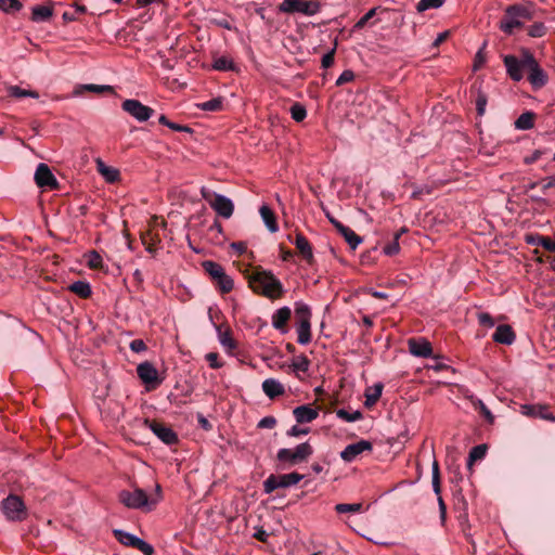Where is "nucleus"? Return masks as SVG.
I'll return each instance as SVG.
<instances>
[{"mask_svg": "<svg viewBox=\"0 0 555 555\" xmlns=\"http://www.w3.org/2000/svg\"><path fill=\"white\" fill-rule=\"evenodd\" d=\"M486 453H487V446L486 444L475 446L469 451L467 465L472 466L474 464V462L483 459Z\"/></svg>", "mask_w": 555, "mask_h": 555, "instance_id": "37", "label": "nucleus"}, {"mask_svg": "<svg viewBox=\"0 0 555 555\" xmlns=\"http://www.w3.org/2000/svg\"><path fill=\"white\" fill-rule=\"evenodd\" d=\"M404 232H405V229H404V228H402V229L400 230V232H398V233H396V234H395L393 241H392V242H390V243H388V244L383 248V250H384V254H385V255H387V256H393V255H396V254H398V253H399V250H400V246H399V242H398V241H399L400 235H401L402 233H404Z\"/></svg>", "mask_w": 555, "mask_h": 555, "instance_id": "40", "label": "nucleus"}, {"mask_svg": "<svg viewBox=\"0 0 555 555\" xmlns=\"http://www.w3.org/2000/svg\"><path fill=\"white\" fill-rule=\"evenodd\" d=\"M223 101L221 98H215L209 101L197 104V107L206 112H219L222 109Z\"/></svg>", "mask_w": 555, "mask_h": 555, "instance_id": "38", "label": "nucleus"}, {"mask_svg": "<svg viewBox=\"0 0 555 555\" xmlns=\"http://www.w3.org/2000/svg\"><path fill=\"white\" fill-rule=\"evenodd\" d=\"M555 186V175L550 176L543 180L542 191L545 192L547 189Z\"/></svg>", "mask_w": 555, "mask_h": 555, "instance_id": "64", "label": "nucleus"}, {"mask_svg": "<svg viewBox=\"0 0 555 555\" xmlns=\"http://www.w3.org/2000/svg\"><path fill=\"white\" fill-rule=\"evenodd\" d=\"M289 113L292 118L297 122L302 121L307 116V109L300 103H294L289 108Z\"/></svg>", "mask_w": 555, "mask_h": 555, "instance_id": "41", "label": "nucleus"}, {"mask_svg": "<svg viewBox=\"0 0 555 555\" xmlns=\"http://www.w3.org/2000/svg\"><path fill=\"white\" fill-rule=\"evenodd\" d=\"M313 450L308 442L298 444L295 449L283 448L278 451L276 459L282 463L296 465L305 462Z\"/></svg>", "mask_w": 555, "mask_h": 555, "instance_id": "7", "label": "nucleus"}, {"mask_svg": "<svg viewBox=\"0 0 555 555\" xmlns=\"http://www.w3.org/2000/svg\"><path fill=\"white\" fill-rule=\"evenodd\" d=\"M96 169L108 183H114L119 179V171L114 167L106 166L101 159L96 160Z\"/></svg>", "mask_w": 555, "mask_h": 555, "instance_id": "27", "label": "nucleus"}, {"mask_svg": "<svg viewBox=\"0 0 555 555\" xmlns=\"http://www.w3.org/2000/svg\"><path fill=\"white\" fill-rule=\"evenodd\" d=\"M410 352L420 358H429L433 353L430 343L425 338H410L408 340Z\"/></svg>", "mask_w": 555, "mask_h": 555, "instance_id": "18", "label": "nucleus"}, {"mask_svg": "<svg viewBox=\"0 0 555 555\" xmlns=\"http://www.w3.org/2000/svg\"><path fill=\"white\" fill-rule=\"evenodd\" d=\"M354 79V73L351 69L344 70L336 80V86L340 87Z\"/></svg>", "mask_w": 555, "mask_h": 555, "instance_id": "51", "label": "nucleus"}, {"mask_svg": "<svg viewBox=\"0 0 555 555\" xmlns=\"http://www.w3.org/2000/svg\"><path fill=\"white\" fill-rule=\"evenodd\" d=\"M361 508H362V504H360V503H352V504L339 503L335 506V511L339 514L357 513V512H360Z\"/></svg>", "mask_w": 555, "mask_h": 555, "instance_id": "46", "label": "nucleus"}, {"mask_svg": "<svg viewBox=\"0 0 555 555\" xmlns=\"http://www.w3.org/2000/svg\"><path fill=\"white\" fill-rule=\"evenodd\" d=\"M7 92H8L9 96H12L15 99H22V98L39 99V93L37 91L30 90V89H23L18 86L7 87Z\"/></svg>", "mask_w": 555, "mask_h": 555, "instance_id": "30", "label": "nucleus"}, {"mask_svg": "<svg viewBox=\"0 0 555 555\" xmlns=\"http://www.w3.org/2000/svg\"><path fill=\"white\" fill-rule=\"evenodd\" d=\"M1 509L5 518L10 521H22L27 516L23 500L14 494H10L1 502Z\"/></svg>", "mask_w": 555, "mask_h": 555, "instance_id": "8", "label": "nucleus"}, {"mask_svg": "<svg viewBox=\"0 0 555 555\" xmlns=\"http://www.w3.org/2000/svg\"><path fill=\"white\" fill-rule=\"evenodd\" d=\"M310 361L306 356H298L293 361V369L295 372L306 373L309 370Z\"/></svg>", "mask_w": 555, "mask_h": 555, "instance_id": "44", "label": "nucleus"}, {"mask_svg": "<svg viewBox=\"0 0 555 555\" xmlns=\"http://www.w3.org/2000/svg\"><path fill=\"white\" fill-rule=\"evenodd\" d=\"M545 34V27L541 23L533 24L528 30V35L533 38L542 37Z\"/></svg>", "mask_w": 555, "mask_h": 555, "instance_id": "53", "label": "nucleus"}, {"mask_svg": "<svg viewBox=\"0 0 555 555\" xmlns=\"http://www.w3.org/2000/svg\"><path fill=\"white\" fill-rule=\"evenodd\" d=\"M376 14V8L369 10L356 24L354 29H362L366 23Z\"/></svg>", "mask_w": 555, "mask_h": 555, "instance_id": "49", "label": "nucleus"}, {"mask_svg": "<svg viewBox=\"0 0 555 555\" xmlns=\"http://www.w3.org/2000/svg\"><path fill=\"white\" fill-rule=\"evenodd\" d=\"M52 9L46 5H36L31 10V20L34 22H43L52 16Z\"/></svg>", "mask_w": 555, "mask_h": 555, "instance_id": "34", "label": "nucleus"}, {"mask_svg": "<svg viewBox=\"0 0 555 555\" xmlns=\"http://www.w3.org/2000/svg\"><path fill=\"white\" fill-rule=\"evenodd\" d=\"M294 244L296 248L299 250V253L302 255V257L308 262H311L313 259V253L309 241L301 233H298L296 235Z\"/></svg>", "mask_w": 555, "mask_h": 555, "instance_id": "26", "label": "nucleus"}, {"mask_svg": "<svg viewBox=\"0 0 555 555\" xmlns=\"http://www.w3.org/2000/svg\"><path fill=\"white\" fill-rule=\"evenodd\" d=\"M22 9L18 0H0V10L7 13L16 12Z\"/></svg>", "mask_w": 555, "mask_h": 555, "instance_id": "45", "label": "nucleus"}, {"mask_svg": "<svg viewBox=\"0 0 555 555\" xmlns=\"http://www.w3.org/2000/svg\"><path fill=\"white\" fill-rule=\"evenodd\" d=\"M248 283L256 294L272 300L281 298L285 292L281 281L269 270L256 269L248 275Z\"/></svg>", "mask_w": 555, "mask_h": 555, "instance_id": "1", "label": "nucleus"}, {"mask_svg": "<svg viewBox=\"0 0 555 555\" xmlns=\"http://www.w3.org/2000/svg\"><path fill=\"white\" fill-rule=\"evenodd\" d=\"M483 46H486V43H483ZM483 48L485 47H482L475 55L474 70H478L486 62V57L483 54Z\"/></svg>", "mask_w": 555, "mask_h": 555, "instance_id": "58", "label": "nucleus"}, {"mask_svg": "<svg viewBox=\"0 0 555 555\" xmlns=\"http://www.w3.org/2000/svg\"><path fill=\"white\" fill-rule=\"evenodd\" d=\"M145 424L153 431V434L164 443L173 444L178 441L177 434L168 426L155 422L145 420Z\"/></svg>", "mask_w": 555, "mask_h": 555, "instance_id": "15", "label": "nucleus"}, {"mask_svg": "<svg viewBox=\"0 0 555 555\" xmlns=\"http://www.w3.org/2000/svg\"><path fill=\"white\" fill-rule=\"evenodd\" d=\"M503 62L506 67V72H507L508 76L514 81H520L524 77L521 62H519V60L514 55L504 56Z\"/></svg>", "mask_w": 555, "mask_h": 555, "instance_id": "22", "label": "nucleus"}, {"mask_svg": "<svg viewBox=\"0 0 555 555\" xmlns=\"http://www.w3.org/2000/svg\"><path fill=\"white\" fill-rule=\"evenodd\" d=\"M118 499L126 507L144 512H151L157 505V499H149L147 493L141 488H135L133 491L122 490Z\"/></svg>", "mask_w": 555, "mask_h": 555, "instance_id": "2", "label": "nucleus"}, {"mask_svg": "<svg viewBox=\"0 0 555 555\" xmlns=\"http://www.w3.org/2000/svg\"><path fill=\"white\" fill-rule=\"evenodd\" d=\"M35 182L39 188H49L55 190L59 186V182L52 173L49 166L44 163H40L35 171Z\"/></svg>", "mask_w": 555, "mask_h": 555, "instance_id": "13", "label": "nucleus"}, {"mask_svg": "<svg viewBox=\"0 0 555 555\" xmlns=\"http://www.w3.org/2000/svg\"><path fill=\"white\" fill-rule=\"evenodd\" d=\"M477 406L479 408L480 413L487 420V422L492 424L494 421V416L491 413V411L486 406V404L481 400H478Z\"/></svg>", "mask_w": 555, "mask_h": 555, "instance_id": "54", "label": "nucleus"}, {"mask_svg": "<svg viewBox=\"0 0 555 555\" xmlns=\"http://www.w3.org/2000/svg\"><path fill=\"white\" fill-rule=\"evenodd\" d=\"M530 17L529 11L521 5H511L506 9L504 20L501 21L500 28L505 34H513L515 28L522 26V18L527 20Z\"/></svg>", "mask_w": 555, "mask_h": 555, "instance_id": "6", "label": "nucleus"}, {"mask_svg": "<svg viewBox=\"0 0 555 555\" xmlns=\"http://www.w3.org/2000/svg\"><path fill=\"white\" fill-rule=\"evenodd\" d=\"M477 319L480 325L486 327H493L494 326V320L493 318L487 313V312H480L477 314Z\"/></svg>", "mask_w": 555, "mask_h": 555, "instance_id": "52", "label": "nucleus"}, {"mask_svg": "<svg viewBox=\"0 0 555 555\" xmlns=\"http://www.w3.org/2000/svg\"><path fill=\"white\" fill-rule=\"evenodd\" d=\"M212 68L216 70H235V64L227 56H220L212 63Z\"/></svg>", "mask_w": 555, "mask_h": 555, "instance_id": "39", "label": "nucleus"}, {"mask_svg": "<svg viewBox=\"0 0 555 555\" xmlns=\"http://www.w3.org/2000/svg\"><path fill=\"white\" fill-rule=\"evenodd\" d=\"M262 390L267 397L274 399L282 396L285 392V388L282 383L274 378H267L262 382Z\"/></svg>", "mask_w": 555, "mask_h": 555, "instance_id": "24", "label": "nucleus"}, {"mask_svg": "<svg viewBox=\"0 0 555 555\" xmlns=\"http://www.w3.org/2000/svg\"><path fill=\"white\" fill-rule=\"evenodd\" d=\"M293 414L297 423L304 424L314 421L319 416V411L309 404H304L296 406L293 410Z\"/></svg>", "mask_w": 555, "mask_h": 555, "instance_id": "21", "label": "nucleus"}, {"mask_svg": "<svg viewBox=\"0 0 555 555\" xmlns=\"http://www.w3.org/2000/svg\"><path fill=\"white\" fill-rule=\"evenodd\" d=\"M68 289L81 298H88L92 293L90 284L81 280L72 283Z\"/></svg>", "mask_w": 555, "mask_h": 555, "instance_id": "31", "label": "nucleus"}, {"mask_svg": "<svg viewBox=\"0 0 555 555\" xmlns=\"http://www.w3.org/2000/svg\"><path fill=\"white\" fill-rule=\"evenodd\" d=\"M217 333L221 346L228 352H232L236 348V343L232 337L230 328L222 330L221 326H217Z\"/></svg>", "mask_w": 555, "mask_h": 555, "instance_id": "29", "label": "nucleus"}, {"mask_svg": "<svg viewBox=\"0 0 555 555\" xmlns=\"http://www.w3.org/2000/svg\"><path fill=\"white\" fill-rule=\"evenodd\" d=\"M431 190L429 186L427 185H424V186H417L413 190L412 194H411V198L413 199H420L422 197V195L424 194H430Z\"/></svg>", "mask_w": 555, "mask_h": 555, "instance_id": "57", "label": "nucleus"}, {"mask_svg": "<svg viewBox=\"0 0 555 555\" xmlns=\"http://www.w3.org/2000/svg\"><path fill=\"white\" fill-rule=\"evenodd\" d=\"M443 0H420L416 5L418 12H424L429 9H438L442 7Z\"/></svg>", "mask_w": 555, "mask_h": 555, "instance_id": "47", "label": "nucleus"}, {"mask_svg": "<svg viewBox=\"0 0 555 555\" xmlns=\"http://www.w3.org/2000/svg\"><path fill=\"white\" fill-rule=\"evenodd\" d=\"M528 80L534 88H541L546 85L547 75L538 64L529 70Z\"/></svg>", "mask_w": 555, "mask_h": 555, "instance_id": "28", "label": "nucleus"}, {"mask_svg": "<svg viewBox=\"0 0 555 555\" xmlns=\"http://www.w3.org/2000/svg\"><path fill=\"white\" fill-rule=\"evenodd\" d=\"M202 267L222 294H228L234 288L233 279L225 273L220 263L205 260L202 262Z\"/></svg>", "mask_w": 555, "mask_h": 555, "instance_id": "3", "label": "nucleus"}, {"mask_svg": "<svg viewBox=\"0 0 555 555\" xmlns=\"http://www.w3.org/2000/svg\"><path fill=\"white\" fill-rule=\"evenodd\" d=\"M276 425V420L273 416H266L258 423L259 428H273Z\"/></svg>", "mask_w": 555, "mask_h": 555, "instance_id": "59", "label": "nucleus"}, {"mask_svg": "<svg viewBox=\"0 0 555 555\" xmlns=\"http://www.w3.org/2000/svg\"><path fill=\"white\" fill-rule=\"evenodd\" d=\"M259 214L267 229L271 233H275L279 231V224L276 222L275 214L268 205H262L259 209Z\"/></svg>", "mask_w": 555, "mask_h": 555, "instance_id": "25", "label": "nucleus"}, {"mask_svg": "<svg viewBox=\"0 0 555 555\" xmlns=\"http://www.w3.org/2000/svg\"><path fill=\"white\" fill-rule=\"evenodd\" d=\"M209 206L223 219H230L233 216L234 204L231 198L222 194L214 193V198L209 201Z\"/></svg>", "mask_w": 555, "mask_h": 555, "instance_id": "12", "label": "nucleus"}, {"mask_svg": "<svg viewBox=\"0 0 555 555\" xmlns=\"http://www.w3.org/2000/svg\"><path fill=\"white\" fill-rule=\"evenodd\" d=\"M534 126V114L532 112L522 113L515 121L516 129L529 130Z\"/></svg>", "mask_w": 555, "mask_h": 555, "instance_id": "33", "label": "nucleus"}, {"mask_svg": "<svg viewBox=\"0 0 555 555\" xmlns=\"http://www.w3.org/2000/svg\"><path fill=\"white\" fill-rule=\"evenodd\" d=\"M373 444L367 440H360L356 443L348 444L341 452L340 457L347 463L353 462L359 455L364 452H371Z\"/></svg>", "mask_w": 555, "mask_h": 555, "instance_id": "14", "label": "nucleus"}, {"mask_svg": "<svg viewBox=\"0 0 555 555\" xmlns=\"http://www.w3.org/2000/svg\"><path fill=\"white\" fill-rule=\"evenodd\" d=\"M122 109L140 122L149 120L154 109L142 104L139 100L128 99L121 104Z\"/></svg>", "mask_w": 555, "mask_h": 555, "instance_id": "11", "label": "nucleus"}, {"mask_svg": "<svg viewBox=\"0 0 555 555\" xmlns=\"http://www.w3.org/2000/svg\"><path fill=\"white\" fill-rule=\"evenodd\" d=\"M295 315L297 319V341L300 345H307L311 341L310 308L306 304L297 302L295 307Z\"/></svg>", "mask_w": 555, "mask_h": 555, "instance_id": "4", "label": "nucleus"}, {"mask_svg": "<svg viewBox=\"0 0 555 555\" xmlns=\"http://www.w3.org/2000/svg\"><path fill=\"white\" fill-rule=\"evenodd\" d=\"M431 483L434 492L440 496L441 488H440V472H439V465L437 461H434L433 463V469H431Z\"/></svg>", "mask_w": 555, "mask_h": 555, "instance_id": "42", "label": "nucleus"}, {"mask_svg": "<svg viewBox=\"0 0 555 555\" xmlns=\"http://www.w3.org/2000/svg\"><path fill=\"white\" fill-rule=\"evenodd\" d=\"M539 244L548 251H555V241L550 237L539 238Z\"/></svg>", "mask_w": 555, "mask_h": 555, "instance_id": "63", "label": "nucleus"}, {"mask_svg": "<svg viewBox=\"0 0 555 555\" xmlns=\"http://www.w3.org/2000/svg\"><path fill=\"white\" fill-rule=\"evenodd\" d=\"M515 338L516 336L513 328L507 324L499 325L492 335L493 341L504 345H512Z\"/></svg>", "mask_w": 555, "mask_h": 555, "instance_id": "23", "label": "nucleus"}, {"mask_svg": "<svg viewBox=\"0 0 555 555\" xmlns=\"http://www.w3.org/2000/svg\"><path fill=\"white\" fill-rule=\"evenodd\" d=\"M86 263L90 269H102L103 258L96 250H90L85 254Z\"/></svg>", "mask_w": 555, "mask_h": 555, "instance_id": "36", "label": "nucleus"}, {"mask_svg": "<svg viewBox=\"0 0 555 555\" xmlns=\"http://www.w3.org/2000/svg\"><path fill=\"white\" fill-rule=\"evenodd\" d=\"M520 409L524 415L555 422L554 414L548 411V408L546 405L522 404Z\"/></svg>", "mask_w": 555, "mask_h": 555, "instance_id": "19", "label": "nucleus"}, {"mask_svg": "<svg viewBox=\"0 0 555 555\" xmlns=\"http://www.w3.org/2000/svg\"><path fill=\"white\" fill-rule=\"evenodd\" d=\"M114 535L117 539V541L126 546H131L140 552H142L144 555H153L154 554V547L145 542L143 539L129 533L127 531L115 529Z\"/></svg>", "mask_w": 555, "mask_h": 555, "instance_id": "10", "label": "nucleus"}, {"mask_svg": "<svg viewBox=\"0 0 555 555\" xmlns=\"http://www.w3.org/2000/svg\"><path fill=\"white\" fill-rule=\"evenodd\" d=\"M137 373L140 379L150 385L152 388H155L162 383V379L158 378V371L151 362H143L137 366Z\"/></svg>", "mask_w": 555, "mask_h": 555, "instance_id": "16", "label": "nucleus"}, {"mask_svg": "<svg viewBox=\"0 0 555 555\" xmlns=\"http://www.w3.org/2000/svg\"><path fill=\"white\" fill-rule=\"evenodd\" d=\"M206 360L208 361L209 366L211 369H220L223 365V363L219 361L218 353H216V352L207 353Z\"/></svg>", "mask_w": 555, "mask_h": 555, "instance_id": "55", "label": "nucleus"}, {"mask_svg": "<svg viewBox=\"0 0 555 555\" xmlns=\"http://www.w3.org/2000/svg\"><path fill=\"white\" fill-rule=\"evenodd\" d=\"M291 315L292 311L288 307H282L278 309L272 315V326L282 334H286L288 331L287 323L291 319Z\"/></svg>", "mask_w": 555, "mask_h": 555, "instance_id": "20", "label": "nucleus"}, {"mask_svg": "<svg viewBox=\"0 0 555 555\" xmlns=\"http://www.w3.org/2000/svg\"><path fill=\"white\" fill-rule=\"evenodd\" d=\"M336 46H337V42H335V44L331 51H328L326 54L323 55V57L321 60V65L323 68H328L333 65L334 55L336 52Z\"/></svg>", "mask_w": 555, "mask_h": 555, "instance_id": "50", "label": "nucleus"}, {"mask_svg": "<svg viewBox=\"0 0 555 555\" xmlns=\"http://www.w3.org/2000/svg\"><path fill=\"white\" fill-rule=\"evenodd\" d=\"M321 10V3L318 0H284L279 5V11L283 13H301L306 16H313Z\"/></svg>", "mask_w": 555, "mask_h": 555, "instance_id": "5", "label": "nucleus"}, {"mask_svg": "<svg viewBox=\"0 0 555 555\" xmlns=\"http://www.w3.org/2000/svg\"><path fill=\"white\" fill-rule=\"evenodd\" d=\"M328 221L335 227V229L344 236L351 249H356L362 242V238L349 227L344 225L337 219L326 215Z\"/></svg>", "mask_w": 555, "mask_h": 555, "instance_id": "17", "label": "nucleus"}, {"mask_svg": "<svg viewBox=\"0 0 555 555\" xmlns=\"http://www.w3.org/2000/svg\"><path fill=\"white\" fill-rule=\"evenodd\" d=\"M130 349L133 352H142L146 350V345L142 339H133L130 343Z\"/></svg>", "mask_w": 555, "mask_h": 555, "instance_id": "60", "label": "nucleus"}, {"mask_svg": "<svg viewBox=\"0 0 555 555\" xmlns=\"http://www.w3.org/2000/svg\"><path fill=\"white\" fill-rule=\"evenodd\" d=\"M308 433H309L308 428H302V427H299V426L295 425V426H293L287 431V436H289V437H299V436H302V435H307Z\"/></svg>", "mask_w": 555, "mask_h": 555, "instance_id": "61", "label": "nucleus"}, {"mask_svg": "<svg viewBox=\"0 0 555 555\" xmlns=\"http://www.w3.org/2000/svg\"><path fill=\"white\" fill-rule=\"evenodd\" d=\"M519 62H521V68L522 69H528V70H531L532 67L538 65L537 60L534 59L532 53L530 51H528V50H524L522 51L521 59L519 60Z\"/></svg>", "mask_w": 555, "mask_h": 555, "instance_id": "43", "label": "nucleus"}, {"mask_svg": "<svg viewBox=\"0 0 555 555\" xmlns=\"http://www.w3.org/2000/svg\"><path fill=\"white\" fill-rule=\"evenodd\" d=\"M304 479V475L298 473H289V474H283V475H274L271 474L264 481H263V491L267 494L272 493L274 490L280 488H289L292 486L297 485L299 481Z\"/></svg>", "mask_w": 555, "mask_h": 555, "instance_id": "9", "label": "nucleus"}, {"mask_svg": "<svg viewBox=\"0 0 555 555\" xmlns=\"http://www.w3.org/2000/svg\"><path fill=\"white\" fill-rule=\"evenodd\" d=\"M336 416L347 423H352L356 421H359L363 417V414L361 411H348L346 409H338L335 411Z\"/></svg>", "mask_w": 555, "mask_h": 555, "instance_id": "35", "label": "nucleus"}, {"mask_svg": "<svg viewBox=\"0 0 555 555\" xmlns=\"http://www.w3.org/2000/svg\"><path fill=\"white\" fill-rule=\"evenodd\" d=\"M487 105V96L483 93H479L476 100V107L479 115H482L485 113Z\"/></svg>", "mask_w": 555, "mask_h": 555, "instance_id": "56", "label": "nucleus"}, {"mask_svg": "<svg viewBox=\"0 0 555 555\" xmlns=\"http://www.w3.org/2000/svg\"><path fill=\"white\" fill-rule=\"evenodd\" d=\"M230 247L240 256L247 250V244L245 242H233Z\"/></svg>", "mask_w": 555, "mask_h": 555, "instance_id": "62", "label": "nucleus"}, {"mask_svg": "<svg viewBox=\"0 0 555 555\" xmlns=\"http://www.w3.org/2000/svg\"><path fill=\"white\" fill-rule=\"evenodd\" d=\"M81 89L90 91V92H94V93H104V92H111L112 93V92H114L113 87L108 86V85L88 83V85H82Z\"/></svg>", "mask_w": 555, "mask_h": 555, "instance_id": "48", "label": "nucleus"}, {"mask_svg": "<svg viewBox=\"0 0 555 555\" xmlns=\"http://www.w3.org/2000/svg\"><path fill=\"white\" fill-rule=\"evenodd\" d=\"M382 392H383V384L382 383L375 384L372 388L366 390L364 404L366 406L374 405L380 398Z\"/></svg>", "mask_w": 555, "mask_h": 555, "instance_id": "32", "label": "nucleus"}]
</instances>
